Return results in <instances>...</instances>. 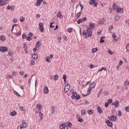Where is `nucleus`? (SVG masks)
<instances>
[{
    "label": "nucleus",
    "mask_w": 129,
    "mask_h": 129,
    "mask_svg": "<svg viewBox=\"0 0 129 129\" xmlns=\"http://www.w3.org/2000/svg\"><path fill=\"white\" fill-rule=\"evenodd\" d=\"M82 35L83 36H86V37H92V32H91V30H90V29L89 28L87 29L86 30H83Z\"/></svg>",
    "instance_id": "nucleus-1"
},
{
    "label": "nucleus",
    "mask_w": 129,
    "mask_h": 129,
    "mask_svg": "<svg viewBox=\"0 0 129 129\" xmlns=\"http://www.w3.org/2000/svg\"><path fill=\"white\" fill-rule=\"evenodd\" d=\"M27 126H28V124L26 123L25 120H23L22 124L19 126V127H18V129H24V128H26Z\"/></svg>",
    "instance_id": "nucleus-2"
},
{
    "label": "nucleus",
    "mask_w": 129,
    "mask_h": 129,
    "mask_svg": "<svg viewBox=\"0 0 129 129\" xmlns=\"http://www.w3.org/2000/svg\"><path fill=\"white\" fill-rule=\"evenodd\" d=\"M69 89H70V85H69V84H67L64 86V92L66 93H67V92H68V91H69Z\"/></svg>",
    "instance_id": "nucleus-3"
},
{
    "label": "nucleus",
    "mask_w": 129,
    "mask_h": 129,
    "mask_svg": "<svg viewBox=\"0 0 129 129\" xmlns=\"http://www.w3.org/2000/svg\"><path fill=\"white\" fill-rule=\"evenodd\" d=\"M95 1L96 0H90L89 1V4L90 5V6H92V5H93V6H94V7H97V3L95 2Z\"/></svg>",
    "instance_id": "nucleus-4"
},
{
    "label": "nucleus",
    "mask_w": 129,
    "mask_h": 129,
    "mask_svg": "<svg viewBox=\"0 0 129 129\" xmlns=\"http://www.w3.org/2000/svg\"><path fill=\"white\" fill-rule=\"evenodd\" d=\"M108 119H109V120H111V121H115V120L116 119V116L113 115L111 116H109Z\"/></svg>",
    "instance_id": "nucleus-5"
},
{
    "label": "nucleus",
    "mask_w": 129,
    "mask_h": 129,
    "mask_svg": "<svg viewBox=\"0 0 129 129\" xmlns=\"http://www.w3.org/2000/svg\"><path fill=\"white\" fill-rule=\"evenodd\" d=\"M123 11H124L123 8H120L117 7L116 8V13H121V14H122V13H123Z\"/></svg>",
    "instance_id": "nucleus-6"
},
{
    "label": "nucleus",
    "mask_w": 129,
    "mask_h": 129,
    "mask_svg": "<svg viewBox=\"0 0 129 129\" xmlns=\"http://www.w3.org/2000/svg\"><path fill=\"white\" fill-rule=\"evenodd\" d=\"M0 51L1 52H3V53L6 52V51H8V47H0Z\"/></svg>",
    "instance_id": "nucleus-7"
},
{
    "label": "nucleus",
    "mask_w": 129,
    "mask_h": 129,
    "mask_svg": "<svg viewBox=\"0 0 129 129\" xmlns=\"http://www.w3.org/2000/svg\"><path fill=\"white\" fill-rule=\"evenodd\" d=\"M105 121L108 126H110V127H112V122L110 121L109 120H107Z\"/></svg>",
    "instance_id": "nucleus-8"
},
{
    "label": "nucleus",
    "mask_w": 129,
    "mask_h": 129,
    "mask_svg": "<svg viewBox=\"0 0 129 129\" xmlns=\"http://www.w3.org/2000/svg\"><path fill=\"white\" fill-rule=\"evenodd\" d=\"M72 94H73V95L72 96V99H75V97H76V96L77 95V93L75 91H73Z\"/></svg>",
    "instance_id": "nucleus-9"
},
{
    "label": "nucleus",
    "mask_w": 129,
    "mask_h": 129,
    "mask_svg": "<svg viewBox=\"0 0 129 129\" xmlns=\"http://www.w3.org/2000/svg\"><path fill=\"white\" fill-rule=\"evenodd\" d=\"M59 127L61 129H68V127L64 124H60Z\"/></svg>",
    "instance_id": "nucleus-10"
},
{
    "label": "nucleus",
    "mask_w": 129,
    "mask_h": 129,
    "mask_svg": "<svg viewBox=\"0 0 129 129\" xmlns=\"http://www.w3.org/2000/svg\"><path fill=\"white\" fill-rule=\"evenodd\" d=\"M56 16L57 18H59V19H63V15H61V13L60 12H58L57 13Z\"/></svg>",
    "instance_id": "nucleus-11"
},
{
    "label": "nucleus",
    "mask_w": 129,
    "mask_h": 129,
    "mask_svg": "<svg viewBox=\"0 0 129 129\" xmlns=\"http://www.w3.org/2000/svg\"><path fill=\"white\" fill-rule=\"evenodd\" d=\"M5 4H7L6 2L4 1L3 0H0V7H3L5 6Z\"/></svg>",
    "instance_id": "nucleus-12"
},
{
    "label": "nucleus",
    "mask_w": 129,
    "mask_h": 129,
    "mask_svg": "<svg viewBox=\"0 0 129 129\" xmlns=\"http://www.w3.org/2000/svg\"><path fill=\"white\" fill-rule=\"evenodd\" d=\"M97 109L98 111V113L101 114V113H102V112H103V111H102V109H101V108L99 106L97 107Z\"/></svg>",
    "instance_id": "nucleus-13"
},
{
    "label": "nucleus",
    "mask_w": 129,
    "mask_h": 129,
    "mask_svg": "<svg viewBox=\"0 0 129 129\" xmlns=\"http://www.w3.org/2000/svg\"><path fill=\"white\" fill-rule=\"evenodd\" d=\"M96 85V84H95V83H91L89 85V87H90V88H94Z\"/></svg>",
    "instance_id": "nucleus-14"
},
{
    "label": "nucleus",
    "mask_w": 129,
    "mask_h": 129,
    "mask_svg": "<svg viewBox=\"0 0 129 129\" xmlns=\"http://www.w3.org/2000/svg\"><path fill=\"white\" fill-rule=\"evenodd\" d=\"M112 37H113V39H114V40L115 41H118V38H117V36H116L115 34L113 33L112 34Z\"/></svg>",
    "instance_id": "nucleus-15"
},
{
    "label": "nucleus",
    "mask_w": 129,
    "mask_h": 129,
    "mask_svg": "<svg viewBox=\"0 0 129 129\" xmlns=\"http://www.w3.org/2000/svg\"><path fill=\"white\" fill-rule=\"evenodd\" d=\"M32 57V59H34L35 60H36V59L38 58V54L37 53H33Z\"/></svg>",
    "instance_id": "nucleus-16"
},
{
    "label": "nucleus",
    "mask_w": 129,
    "mask_h": 129,
    "mask_svg": "<svg viewBox=\"0 0 129 129\" xmlns=\"http://www.w3.org/2000/svg\"><path fill=\"white\" fill-rule=\"evenodd\" d=\"M41 3H43L42 0H40V1L38 0V1L36 2V6H37V7H40V5H41Z\"/></svg>",
    "instance_id": "nucleus-17"
},
{
    "label": "nucleus",
    "mask_w": 129,
    "mask_h": 129,
    "mask_svg": "<svg viewBox=\"0 0 129 129\" xmlns=\"http://www.w3.org/2000/svg\"><path fill=\"white\" fill-rule=\"evenodd\" d=\"M89 25H90L89 28L91 29V30H93V29H94V26H95L94 23H90Z\"/></svg>",
    "instance_id": "nucleus-18"
},
{
    "label": "nucleus",
    "mask_w": 129,
    "mask_h": 129,
    "mask_svg": "<svg viewBox=\"0 0 129 129\" xmlns=\"http://www.w3.org/2000/svg\"><path fill=\"white\" fill-rule=\"evenodd\" d=\"M112 104L114 105L115 107H118V101H115V103H112Z\"/></svg>",
    "instance_id": "nucleus-19"
},
{
    "label": "nucleus",
    "mask_w": 129,
    "mask_h": 129,
    "mask_svg": "<svg viewBox=\"0 0 129 129\" xmlns=\"http://www.w3.org/2000/svg\"><path fill=\"white\" fill-rule=\"evenodd\" d=\"M6 37H5V36L4 35H0V40L1 41H3L4 42V41H6Z\"/></svg>",
    "instance_id": "nucleus-20"
},
{
    "label": "nucleus",
    "mask_w": 129,
    "mask_h": 129,
    "mask_svg": "<svg viewBox=\"0 0 129 129\" xmlns=\"http://www.w3.org/2000/svg\"><path fill=\"white\" fill-rule=\"evenodd\" d=\"M42 107L43 106L40 104L36 105V108L39 109V110H40V109H42Z\"/></svg>",
    "instance_id": "nucleus-21"
},
{
    "label": "nucleus",
    "mask_w": 129,
    "mask_h": 129,
    "mask_svg": "<svg viewBox=\"0 0 129 129\" xmlns=\"http://www.w3.org/2000/svg\"><path fill=\"white\" fill-rule=\"evenodd\" d=\"M82 15V12H80L79 13H78L76 15V18L77 19H79L80 18V16Z\"/></svg>",
    "instance_id": "nucleus-22"
},
{
    "label": "nucleus",
    "mask_w": 129,
    "mask_h": 129,
    "mask_svg": "<svg viewBox=\"0 0 129 129\" xmlns=\"http://www.w3.org/2000/svg\"><path fill=\"white\" fill-rule=\"evenodd\" d=\"M44 90L45 93H46V94L49 93V89H48V87H44Z\"/></svg>",
    "instance_id": "nucleus-23"
},
{
    "label": "nucleus",
    "mask_w": 129,
    "mask_h": 129,
    "mask_svg": "<svg viewBox=\"0 0 129 129\" xmlns=\"http://www.w3.org/2000/svg\"><path fill=\"white\" fill-rule=\"evenodd\" d=\"M62 79H63V83H66L67 81H66V79H67V76H66V75H64L62 77Z\"/></svg>",
    "instance_id": "nucleus-24"
},
{
    "label": "nucleus",
    "mask_w": 129,
    "mask_h": 129,
    "mask_svg": "<svg viewBox=\"0 0 129 129\" xmlns=\"http://www.w3.org/2000/svg\"><path fill=\"white\" fill-rule=\"evenodd\" d=\"M58 78H59V76H58V75H55L53 76V80L54 81L58 80Z\"/></svg>",
    "instance_id": "nucleus-25"
},
{
    "label": "nucleus",
    "mask_w": 129,
    "mask_h": 129,
    "mask_svg": "<svg viewBox=\"0 0 129 129\" xmlns=\"http://www.w3.org/2000/svg\"><path fill=\"white\" fill-rule=\"evenodd\" d=\"M81 23H83V20L81 18L77 21V24H78V25H80Z\"/></svg>",
    "instance_id": "nucleus-26"
},
{
    "label": "nucleus",
    "mask_w": 129,
    "mask_h": 129,
    "mask_svg": "<svg viewBox=\"0 0 129 129\" xmlns=\"http://www.w3.org/2000/svg\"><path fill=\"white\" fill-rule=\"evenodd\" d=\"M104 38H105V37H101L100 38V43H104L105 40L103 39H104Z\"/></svg>",
    "instance_id": "nucleus-27"
},
{
    "label": "nucleus",
    "mask_w": 129,
    "mask_h": 129,
    "mask_svg": "<svg viewBox=\"0 0 129 129\" xmlns=\"http://www.w3.org/2000/svg\"><path fill=\"white\" fill-rule=\"evenodd\" d=\"M17 112L15 111H13L12 112H11V115H12V116H15V115H16Z\"/></svg>",
    "instance_id": "nucleus-28"
},
{
    "label": "nucleus",
    "mask_w": 129,
    "mask_h": 129,
    "mask_svg": "<svg viewBox=\"0 0 129 129\" xmlns=\"http://www.w3.org/2000/svg\"><path fill=\"white\" fill-rule=\"evenodd\" d=\"M97 50H98L97 48H93L92 50V53H95V52H97Z\"/></svg>",
    "instance_id": "nucleus-29"
},
{
    "label": "nucleus",
    "mask_w": 129,
    "mask_h": 129,
    "mask_svg": "<svg viewBox=\"0 0 129 129\" xmlns=\"http://www.w3.org/2000/svg\"><path fill=\"white\" fill-rule=\"evenodd\" d=\"M39 116H40V118H41V119H43L44 114H43V113H42V112H39Z\"/></svg>",
    "instance_id": "nucleus-30"
},
{
    "label": "nucleus",
    "mask_w": 129,
    "mask_h": 129,
    "mask_svg": "<svg viewBox=\"0 0 129 129\" xmlns=\"http://www.w3.org/2000/svg\"><path fill=\"white\" fill-rule=\"evenodd\" d=\"M81 98V97H80V95L77 94V96H76L75 97V99H76V100H78L79 99H80Z\"/></svg>",
    "instance_id": "nucleus-31"
},
{
    "label": "nucleus",
    "mask_w": 129,
    "mask_h": 129,
    "mask_svg": "<svg viewBox=\"0 0 129 129\" xmlns=\"http://www.w3.org/2000/svg\"><path fill=\"white\" fill-rule=\"evenodd\" d=\"M14 94H15V95H17V96H21V95H20V94H19L17 91H14Z\"/></svg>",
    "instance_id": "nucleus-32"
},
{
    "label": "nucleus",
    "mask_w": 129,
    "mask_h": 129,
    "mask_svg": "<svg viewBox=\"0 0 129 129\" xmlns=\"http://www.w3.org/2000/svg\"><path fill=\"white\" fill-rule=\"evenodd\" d=\"M92 91V88H90V87H89L88 89V93L89 94Z\"/></svg>",
    "instance_id": "nucleus-33"
},
{
    "label": "nucleus",
    "mask_w": 129,
    "mask_h": 129,
    "mask_svg": "<svg viewBox=\"0 0 129 129\" xmlns=\"http://www.w3.org/2000/svg\"><path fill=\"white\" fill-rule=\"evenodd\" d=\"M19 110H21V111H24V110H25V108L23 106H20Z\"/></svg>",
    "instance_id": "nucleus-34"
},
{
    "label": "nucleus",
    "mask_w": 129,
    "mask_h": 129,
    "mask_svg": "<svg viewBox=\"0 0 129 129\" xmlns=\"http://www.w3.org/2000/svg\"><path fill=\"white\" fill-rule=\"evenodd\" d=\"M45 59L46 62H48V63H50V62H51V61H50V57L47 56Z\"/></svg>",
    "instance_id": "nucleus-35"
},
{
    "label": "nucleus",
    "mask_w": 129,
    "mask_h": 129,
    "mask_svg": "<svg viewBox=\"0 0 129 129\" xmlns=\"http://www.w3.org/2000/svg\"><path fill=\"white\" fill-rule=\"evenodd\" d=\"M119 19H120V16H116L114 18V21H118Z\"/></svg>",
    "instance_id": "nucleus-36"
},
{
    "label": "nucleus",
    "mask_w": 129,
    "mask_h": 129,
    "mask_svg": "<svg viewBox=\"0 0 129 129\" xmlns=\"http://www.w3.org/2000/svg\"><path fill=\"white\" fill-rule=\"evenodd\" d=\"M68 127H72V123H70V122H68Z\"/></svg>",
    "instance_id": "nucleus-37"
},
{
    "label": "nucleus",
    "mask_w": 129,
    "mask_h": 129,
    "mask_svg": "<svg viewBox=\"0 0 129 129\" xmlns=\"http://www.w3.org/2000/svg\"><path fill=\"white\" fill-rule=\"evenodd\" d=\"M103 70H104V71H106V68H102L101 69L99 70V72H101V71H103Z\"/></svg>",
    "instance_id": "nucleus-38"
},
{
    "label": "nucleus",
    "mask_w": 129,
    "mask_h": 129,
    "mask_svg": "<svg viewBox=\"0 0 129 129\" xmlns=\"http://www.w3.org/2000/svg\"><path fill=\"white\" fill-rule=\"evenodd\" d=\"M37 46H41L42 45V43H41V41H38L36 42Z\"/></svg>",
    "instance_id": "nucleus-39"
},
{
    "label": "nucleus",
    "mask_w": 129,
    "mask_h": 129,
    "mask_svg": "<svg viewBox=\"0 0 129 129\" xmlns=\"http://www.w3.org/2000/svg\"><path fill=\"white\" fill-rule=\"evenodd\" d=\"M102 90H103V89H102L101 91L98 93L97 95L98 97H99L100 96L101 93L102 92Z\"/></svg>",
    "instance_id": "nucleus-40"
},
{
    "label": "nucleus",
    "mask_w": 129,
    "mask_h": 129,
    "mask_svg": "<svg viewBox=\"0 0 129 129\" xmlns=\"http://www.w3.org/2000/svg\"><path fill=\"white\" fill-rule=\"evenodd\" d=\"M26 40L27 41H31L32 40V37H31V36H28L26 37Z\"/></svg>",
    "instance_id": "nucleus-41"
},
{
    "label": "nucleus",
    "mask_w": 129,
    "mask_h": 129,
    "mask_svg": "<svg viewBox=\"0 0 129 129\" xmlns=\"http://www.w3.org/2000/svg\"><path fill=\"white\" fill-rule=\"evenodd\" d=\"M20 21L22 23H23V22H24V21H25V18L23 17H21L20 18Z\"/></svg>",
    "instance_id": "nucleus-42"
},
{
    "label": "nucleus",
    "mask_w": 129,
    "mask_h": 129,
    "mask_svg": "<svg viewBox=\"0 0 129 129\" xmlns=\"http://www.w3.org/2000/svg\"><path fill=\"white\" fill-rule=\"evenodd\" d=\"M52 111L51 113H55V107H52Z\"/></svg>",
    "instance_id": "nucleus-43"
},
{
    "label": "nucleus",
    "mask_w": 129,
    "mask_h": 129,
    "mask_svg": "<svg viewBox=\"0 0 129 129\" xmlns=\"http://www.w3.org/2000/svg\"><path fill=\"white\" fill-rule=\"evenodd\" d=\"M23 48L24 49H28V46H27V43H24Z\"/></svg>",
    "instance_id": "nucleus-44"
},
{
    "label": "nucleus",
    "mask_w": 129,
    "mask_h": 129,
    "mask_svg": "<svg viewBox=\"0 0 129 129\" xmlns=\"http://www.w3.org/2000/svg\"><path fill=\"white\" fill-rule=\"evenodd\" d=\"M27 38V35L26 34L23 33L22 35V39H26Z\"/></svg>",
    "instance_id": "nucleus-45"
},
{
    "label": "nucleus",
    "mask_w": 129,
    "mask_h": 129,
    "mask_svg": "<svg viewBox=\"0 0 129 129\" xmlns=\"http://www.w3.org/2000/svg\"><path fill=\"white\" fill-rule=\"evenodd\" d=\"M17 24H14L12 26V28L11 29L12 32H13V31H14V29L15 28V27H17Z\"/></svg>",
    "instance_id": "nucleus-46"
},
{
    "label": "nucleus",
    "mask_w": 129,
    "mask_h": 129,
    "mask_svg": "<svg viewBox=\"0 0 129 129\" xmlns=\"http://www.w3.org/2000/svg\"><path fill=\"white\" fill-rule=\"evenodd\" d=\"M93 113V112L92 110H88V113L89 114H92Z\"/></svg>",
    "instance_id": "nucleus-47"
},
{
    "label": "nucleus",
    "mask_w": 129,
    "mask_h": 129,
    "mask_svg": "<svg viewBox=\"0 0 129 129\" xmlns=\"http://www.w3.org/2000/svg\"><path fill=\"white\" fill-rule=\"evenodd\" d=\"M125 110H126V111H127V112H129V106L125 107Z\"/></svg>",
    "instance_id": "nucleus-48"
},
{
    "label": "nucleus",
    "mask_w": 129,
    "mask_h": 129,
    "mask_svg": "<svg viewBox=\"0 0 129 129\" xmlns=\"http://www.w3.org/2000/svg\"><path fill=\"white\" fill-rule=\"evenodd\" d=\"M112 7H113V9H114V10H115L116 9V4H115V3H113Z\"/></svg>",
    "instance_id": "nucleus-49"
},
{
    "label": "nucleus",
    "mask_w": 129,
    "mask_h": 129,
    "mask_svg": "<svg viewBox=\"0 0 129 129\" xmlns=\"http://www.w3.org/2000/svg\"><path fill=\"white\" fill-rule=\"evenodd\" d=\"M82 115H84L85 114V110H82L81 111Z\"/></svg>",
    "instance_id": "nucleus-50"
},
{
    "label": "nucleus",
    "mask_w": 129,
    "mask_h": 129,
    "mask_svg": "<svg viewBox=\"0 0 129 129\" xmlns=\"http://www.w3.org/2000/svg\"><path fill=\"white\" fill-rule=\"evenodd\" d=\"M78 121H79V122H83V119L79 118L78 120Z\"/></svg>",
    "instance_id": "nucleus-51"
},
{
    "label": "nucleus",
    "mask_w": 129,
    "mask_h": 129,
    "mask_svg": "<svg viewBox=\"0 0 129 129\" xmlns=\"http://www.w3.org/2000/svg\"><path fill=\"white\" fill-rule=\"evenodd\" d=\"M113 28V26L112 25L110 26V27H109V31H112Z\"/></svg>",
    "instance_id": "nucleus-52"
},
{
    "label": "nucleus",
    "mask_w": 129,
    "mask_h": 129,
    "mask_svg": "<svg viewBox=\"0 0 129 129\" xmlns=\"http://www.w3.org/2000/svg\"><path fill=\"white\" fill-rule=\"evenodd\" d=\"M124 85H129V81H125Z\"/></svg>",
    "instance_id": "nucleus-53"
},
{
    "label": "nucleus",
    "mask_w": 129,
    "mask_h": 129,
    "mask_svg": "<svg viewBox=\"0 0 129 129\" xmlns=\"http://www.w3.org/2000/svg\"><path fill=\"white\" fill-rule=\"evenodd\" d=\"M7 78H8V79H12V78H13V76L8 75V76H7Z\"/></svg>",
    "instance_id": "nucleus-54"
},
{
    "label": "nucleus",
    "mask_w": 129,
    "mask_h": 129,
    "mask_svg": "<svg viewBox=\"0 0 129 129\" xmlns=\"http://www.w3.org/2000/svg\"><path fill=\"white\" fill-rule=\"evenodd\" d=\"M108 53H109V54H110V55H112L113 54V52H112L111 50H108Z\"/></svg>",
    "instance_id": "nucleus-55"
},
{
    "label": "nucleus",
    "mask_w": 129,
    "mask_h": 129,
    "mask_svg": "<svg viewBox=\"0 0 129 129\" xmlns=\"http://www.w3.org/2000/svg\"><path fill=\"white\" fill-rule=\"evenodd\" d=\"M53 24H54V22L50 23V28H55V26L54 25H52Z\"/></svg>",
    "instance_id": "nucleus-56"
},
{
    "label": "nucleus",
    "mask_w": 129,
    "mask_h": 129,
    "mask_svg": "<svg viewBox=\"0 0 129 129\" xmlns=\"http://www.w3.org/2000/svg\"><path fill=\"white\" fill-rule=\"evenodd\" d=\"M80 7H81V11H83V7L82 5H81V3L80 2Z\"/></svg>",
    "instance_id": "nucleus-57"
},
{
    "label": "nucleus",
    "mask_w": 129,
    "mask_h": 129,
    "mask_svg": "<svg viewBox=\"0 0 129 129\" xmlns=\"http://www.w3.org/2000/svg\"><path fill=\"white\" fill-rule=\"evenodd\" d=\"M104 95H105L106 96H107V95H108V92L107 91H105L104 92Z\"/></svg>",
    "instance_id": "nucleus-58"
},
{
    "label": "nucleus",
    "mask_w": 129,
    "mask_h": 129,
    "mask_svg": "<svg viewBox=\"0 0 129 129\" xmlns=\"http://www.w3.org/2000/svg\"><path fill=\"white\" fill-rule=\"evenodd\" d=\"M39 26L40 28L43 27V23H40L39 24Z\"/></svg>",
    "instance_id": "nucleus-59"
},
{
    "label": "nucleus",
    "mask_w": 129,
    "mask_h": 129,
    "mask_svg": "<svg viewBox=\"0 0 129 129\" xmlns=\"http://www.w3.org/2000/svg\"><path fill=\"white\" fill-rule=\"evenodd\" d=\"M68 31L69 33H71V32H72V28H69Z\"/></svg>",
    "instance_id": "nucleus-60"
},
{
    "label": "nucleus",
    "mask_w": 129,
    "mask_h": 129,
    "mask_svg": "<svg viewBox=\"0 0 129 129\" xmlns=\"http://www.w3.org/2000/svg\"><path fill=\"white\" fill-rule=\"evenodd\" d=\"M121 111H118V116H121Z\"/></svg>",
    "instance_id": "nucleus-61"
},
{
    "label": "nucleus",
    "mask_w": 129,
    "mask_h": 129,
    "mask_svg": "<svg viewBox=\"0 0 129 129\" xmlns=\"http://www.w3.org/2000/svg\"><path fill=\"white\" fill-rule=\"evenodd\" d=\"M111 102H112V100L111 99H108V103H111Z\"/></svg>",
    "instance_id": "nucleus-62"
},
{
    "label": "nucleus",
    "mask_w": 129,
    "mask_h": 129,
    "mask_svg": "<svg viewBox=\"0 0 129 129\" xmlns=\"http://www.w3.org/2000/svg\"><path fill=\"white\" fill-rule=\"evenodd\" d=\"M40 32H43L44 31V28L42 27H40Z\"/></svg>",
    "instance_id": "nucleus-63"
},
{
    "label": "nucleus",
    "mask_w": 129,
    "mask_h": 129,
    "mask_svg": "<svg viewBox=\"0 0 129 129\" xmlns=\"http://www.w3.org/2000/svg\"><path fill=\"white\" fill-rule=\"evenodd\" d=\"M12 8V7H11V6L9 5L8 7H7V10H11V8Z\"/></svg>",
    "instance_id": "nucleus-64"
}]
</instances>
